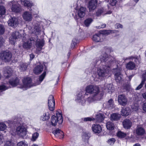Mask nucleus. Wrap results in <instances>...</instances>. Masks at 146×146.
Returning a JSON list of instances; mask_svg holds the SVG:
<instances>
[{"label": "nucleus", "instance_id": "18", "mask_svg": "<svg viewBox=\"0 0 146 146\" xmlns=\"http://www.w3.org/2000/svg\"><path fill=\"white\" fill-rule=\"evenodd\" d=\"M55 136L60 139H62L64 136L63 132L59 129L54 130L52 132Z\"/></svg>", "mask_w": 146, "mask_h": 146}, {"label": "nucleus", "instance_id": "22", "mask_svg": "<svg viewBox=\"0 0 146 146\" xmlns=\"http://www.w3.org/2000/svg\"><path fill=\"white\" fill-rule=\"evenodd\" d=\"M43 70V66L40 63H39L35 68L33 72L35 74H38L41 73Z\"/></svg>", "mask_w": 146, "mask_h": 146}, {"label": "nucleus", "instance_id": "48", "mask_svg": "<svg viewBox=\"0 0 146 146\" xmlns=\"http://www.w3.org/2000/svg\"><path fill=\"white\" fill-rule=\"evenodd\" d=\"M115 141V139L113 138L110 139L108 141V143L110 145L113 144Z\"/></svg>", "mask_w": 146, "mask_h": 146}, {"label": "nucleus", "instance_id": "29", "mask_svg": "<svg viewBox=\"0 0 146 146\" xmlns=\"http://www.w3.org/2000/svg\"><path fill=\"white\" fill-rule=\"evenodd\" d=\"M24 5L25 6H27L29 7L30 11H32V9H31L32 7H33L34 5L33 3L30 2L28 0H25L23 1Z\"/></svg>", "mask_w": 146, "mask_h": 146}, {"label": "nucleus", "instance_id": "11", "mask_svg": "<svg viewBox=\"0 0 146 146\" xmlns=\"http://www.w3.org/2000/svg\"><path fill=\"white\" fill-rule=\"evenodd\" d=\"M34 27H29V29L31 30V32L36 35H38L40 33V30L39 27V23L38 22H37L36 23H35V25H33Z\"/></svg>", "mask_w": 146, "mask_h": 146}, {"label": "nucleus", "instance_id": "23", "mask_svg": "<svg viewBox=\"0 0 146 146\" xmlns=\"http://www.w3.org/2000/svg\"><path fill=\"white\" fill-rule=\"evenodd\" d=\"M123 127L125 129H128L131 126L132 122L130 120L125 119L123 121Z\"/></svg>", "mask_w": 146, "mask_h": 146}, {"label": "nucleus", "instance_id": "17", "mask_svg": "<svg viewBox=\"0 0 146 146\" xmlns=\"http://www.w3.org/2000/svg\"><path fill=\"white\" fill-rule=\"evenodd\" d=\"M114 70L115 72V80L117 82H119L121 81L122 77L120 72L121 70L118 69H115Z\"/></svg>", "mask_w": 146, "mask_h": 146}, {"label": "nucleus", "instance_id": "55", "mask_svg": "<svg viewBox=\"0 0 146 146\" xmlns=\"http://www.w3.org/2000/svg\"><path fill=\"white\" fill-rule=\"evenodd\" d=\"M84 120L85 121H93L94 120V119L93 118H92L90 117H87L84 118Z\"/></svg>", "mask_w": 146, "mask_h": 146}, {"label": "nucleus", "instance_id": "1", "mask_svg": "<svg viewBox=\"0 0 146 146\" xmlns=\"http://www.w3.org/2000/svg\"><path fill=\"white\" fill-rule=\"evenodd\" d=\"M110 59L108 58V54L105 53L100 56V59L102 66L98 68L97 74L98 77H104L109 75L110 72V66L112 62Z\"/></svg>", "mask_w": 146, "mask_h": 146}, {"label": "nucleus", "instance_id": "27", "mask_svg": "<svg viewBox=\"0 0 146 146\" xmlns=\"http://www.w3.org/2000/svg\"><path fill=\"white\" fill-rule=\"evenodd\" d=\"M49 118V113L47 111H46L43 115L40 117V119L43 121H44L48 120Z\"/></svg>", "mask_w": 146, "mask_h": 146}, {"label": "nucleus", "instance_id": "39", "mask_svg": "<svg viewBox=\"0 0 146 146\" xmlns=\"http://www.w3.org/2000/svg\"><path fill=\"white\" fill-rule=\"evenodd\" d=\"M17 146H28L27 142L25 141H21L19 142L17 144Z\"/></svg>", "mask_w": 146, "mask_h": 146}, {"label": "nucleus", "instance_id": "9", "mask_svg": "<svg viewBox=\"0 0 146 146\" xmlns=\"http://www.w3.org/2000/svg\"><path fill=\"white\" fill-rule=\"evenodd\" d=\"M21 37L19 32L16 31L13 32L9 38L10 43L11 44H14L16 41L17 39Z\"/></svg>", "mask_w": 146, "mask_h": 146}, {"label": "nucleus", "instance_id": "24", "mask_svg": "<svg viewBox=\"0 0 146 146\" xmlns=\"http://www.w3.org/2000/svg\"><path fill=\"white\" fill-rule=\"evenodd\" d=\"M121 115L118 113H113L111 115L110 119L111 121H117L120 119Z\"/></svg>", "mask_w": 146, "mask_h": 146}, {"label": "nucleus", "instance_id": "4", "mask_svg": "<svg viewBox=\"0 0 146 146\" xmlns=\"http://www.w3.org/2000/svg\"><path fill=\"white\" fill-rule=\"evenodd\" d=\"M56 116L53 115L51 117V123L52 126H55L57 122L59 124H61L63 122V118L61 113L56 111Z\"/></svg>", "mask_w": 146, "mask_h": 146}, {"label": "nucleus", "instance_id": "36", "mask_svg": "<svg viewBox=\"0 0 146 146\" xmlns=\"http://www.w3.org/2000/svg\"><path fill=\"white\" fill-rule=\"evenodd\" d=\"M31 41L30 39L28 40L27 42H25L23 45V47L25 48H29L31 45Z\"/></svg>", "mask_w": 146, "mask_h": 146}, {"label": "nucleus", "instance_id": "14", "mask_svg": "<svg viewBox=\"0 0 146 146\" xmlns=\"http://www.w3.org/2000/svg\"><path fill=\"white\" fill-rule=\"evenodd\" d=\"M9 26L11 27H15L18 25V20L15 17H13L10 19L8 21Z\"/></svg>", "mask_w": 146, "mask_h": 146}, {"label": "nucleus", "instance_id": "56", "mask_svg": "<svg viewBox=\"0 0 146 146\" xmlns=\"http://www.w3.org/2000/svg\"><path fill=\"white\" fill-rule=\"evenodd\" d=\"M133 111H136L138 110L139 107L137 106H134L132 108Z\"/></svg>", "mask_w": 146, "mask_h": 146}, {"label": "nucleus", "instance_id": "2", "mask_svg": "<svg viewBox=\"0 0 146 146\" xmlns=\"http://www.w3.org/2000/svg\"><path fill=\"white\" fill-rule=\"evenodd\" d=\"M86 90L87 92L91 94L92 96H93V98L90 97L88 98L87 100L89 102L100 99L102 97L99 88L97 86L93 85L88 86L86 87Z\"/></svg>", "mask_w": 146, "mask_h": 146}, {"label": "nucleus", "instance_id": "57", "mask_svg": "<svg viewBox=\"0 0 146 146\" xmlns=\"http://www.w3.org/2000/svg\"><path fill=\"white\" fill-rule=\"evenodd\" d=\"M115 27L116 28L118 29L119 28H122L123 27L122 25L119 23H117L115 25Z\"/></svg>", "mask_w": 146, "mask_h": 146}, {"label": "nucleus", "instance_id": "25", "mask_svg": "<svg viewBox=\"0 0 146 146\" xmlns=\"http://www.w3.org/2000/svg\"><path fill=\"white\" fill-rule=\"evenodd\" d=\"M145 133L144 129L140 127H138L136 130V133L138 135L142 136Z\"/></svg>", "mask_w": 146, "mask_h": 146}, {"label": "nucleus", "instance_id": "32", "mask_svg": "<svg viewBox=\"0 0 146 146\" xmlns=\"http://www.w3.org/2000/svg\"><path fill=\"white\" fill-rule=\"evenodd\" d=\"M100 37L101 35L100 34L95 35H93L92 39L94 41L96 42H101L102 40L100 38Z\"/></svg>", "mask_w": 146, "mask_h": 146}, {"label": "nucleus", "instance_id": "44", "mask_svg": "<svg viewBox=\"0 0 146 146\" xmlns=\"http://www.w3.org/2000/svg\"><path fill=\"white\" fill-rule=\"evenodd\" d=\"M145 82L144 80H142L140 84L136 88L135 90H138L140 89L143 86Z\"/></svg>", "mask_w": 146, "mask_h": 146}, {"label": "nucleus", "instance_id": "59", "mask_svg": "<svg viewBox=\"0 0 146 146\" xmlns=\"http://www.w3.org/2000/svg\"><path fill=\"white\" fill-rule=\"evenodd\" d=\"M143 110L146 112V102L144 103L142 106Z\"/></svg>", "mask_w": 146, "mask_h": 146}, {"label": "nucleus", "instance_id": "63", "mask_svg": "<svg viewBox=\"0 0 146 146\" xmlns=\"http://www.w3.org/2000/svg\"><path fill=\"white\" fill-rule=\"evenodd\" d=\"M35 56L33 54L30 55V60H32L34 57Z\"/></svg>", "mask_w": 146, "mask_h": 146}, {"label": "nucleus", "instance_id": "30", "mask_svg": "<svg viewBox=\"0 0 146 146\" xmlns=\"http://www.w3.org/2000/svg\"><path fill=\"white\" fill-rule=\"evenodd\" d=\"M131 59L132 60H134L136 63L139 64L140 62V59L139 57L136 56H131L129 57L128 58L125 59Z\"/></svg>", "mask_w": 146, "mask_h": 146}, {"label": "nucleus", "instance_id": "8", "mask_svg": "<svg viewBox=\"0 0 146 146\" xmlns=\"http://www.w3.org/2000/svg\"><path fill=\"white\" fill-rule=\"evenodd\" d=\"M16 132L19 136L23 137L26 135V129L24 126L20 125L17 127Z\"/></svg>", "mask_w": 146, "mask_h": 146}, {"label": "nucleus", "instance_id": "60", "mask_svg": "<svg viewBox=\"0 0 146 146\" xmlns=\"http://www.w3.org/2000/svg\"><path fill=\"white\" fill-rule=\"evenodd\" d=\"M142 96L144 99L146 100V92L143 93Z\"/></svg>", "mask_w": 146, "mask_h": 146}, {"label": "nucleus", "instance_id": "62", "mask_svg": "<svg viewBox=\"0 0 146 146\" xmlns=\"http://www.w3.org/2000/svg\"><path fill=\"white\" fill-rule=\"evenodd\" d=\"M106 25L105 24H103L101 25V26L99 27V28H104L106 27Z\"/></svg>", "mask_w": 146, "mask_h": 146}, {"label": "nucleus", "instance_id": "43", "mask_svg": "<svg viewBox=\"0 0 146 146\" xmlns=\"http://www.w3.org/2000/svg\"><path fill=\"white\" fill-rule=\"evenodd\" d=\"M5 13V9L4 7L2 5H0V15H4Z\"/></svg>", "mask_w": 146, "mask_h": 146}, {"label": "nucleus", "instance_id": "53", "mask_svg": "<svg viewBox=\"0 0 146 146\" xmlns=\"http://www.w3.org/2000/svg\"><path fill=\"white\" fill-rule=\"evenodd\" d=\"M146 79V70L143 72L142 74V80H144L145 81Z\"/></svg>", "mask_w": 146, "mask_h": 146}, {"label": "nucleus", "instance_id": "19", "mask_svg": "<svg viewBox=\"0 0 146 146\" xmlns=\"http://www.w3.org/2000/svg\"><path fill=\"white\" fill-rule=\"evenodd\" d=\"M131 110L128 107L122 108L121 111V114L123 116H127L131 114Z\"/></svg>", "mask_w": 146, "mask_h": 146}, {"label": "nucleus", "instance_id": "61", "mask_svg": "<svg viewBox=\"0 0 146 146\" xmlns=\"http://www.w3.org/2000/svg\"><path fill=\"white\" fill-rule=\"evenodd\" d=\"M76 44V42H74L73 41H72V42L71 44V47H72L73 44H74V46H73V48H74V47L75 45Z\"/></svg>", "mask_w": 146, "mask_h": 146}, {"label": "nucleus", "instance_id": "45", "mask_svg": "<svg viewBox=\"0 0 146 146\" xmlns=\"http://www.w3.org/2000/svg\"><path fill=\"white\" fill-rule=\"evenodd\" d=\"M103 9L102 8H100L98 9L96 12V15L97 16H100L103 12Z\"/></svg>", "mask_w": 146, "mask_h": 146}, {"label": "nucleus", "instance_id": "64", "mask_svg": "<svg viewBox=\"0 0 146 146\" xmlns=\"http://www.w3.org/2000/svg\"><path fill=\"white\" fill-rule=\"evenodd\" d=\"M133 75H131L130 76H129L128 77L129 80V81H130L131 80V79L133 77Z\"/></svg>", "mask_w": 146, "mask_h": 146}, {"label": "nucleus", "instance_id": "47", "mask_svg": "<svg viewBox=\"0 0 146 146\" xmlns=\"http://www.w3.org/2000/svg\"><path fill=\"white\" fill-rule=\"evenodd\" d=\"M14 143L11 141H7L5 143V146H14Z\"/></svg>", "mask_w": 146, "mask_h": 146}, {"label": "nucleus", "instance_id": "20", "mask_svg": "<svg viewBox=\"0 0 146 146\" xmlns=\"http://www.w3.org/2000/svg\"><path fill=\"white\" fill-rule=\"evenodd\" d=\"M3 72L4 76L6 78H8L11 75L12 70L11 68L7 67L4 68Z\"/></svg>", "mask_w": 146, "mask_h": 146}, {"label": "nucleus", "instance_id": "42", "mask_svg": "<svg viewBox=\"0 0 146 146\" xmlns=\"http://www.w3.org/2000/svg\"><path fill=\"white\" fill-rule=\"evenodd\" d=\"M92 19L91 18L87 19L84 21V24L86 27H88L92 22Z\"/></svg>", "mask_w": 146, "mask_h": 146}, {"label": "nucleus", "instance_id": "10", "mask_svg": "<svg viewBox=\"0 0 146 146\" xmlns=\"http://www.w3.org/2000/svg\"><path fill=\"white\" fill-rule=\"evenodd\" d=\"M48 104L49 109L50 110L53 111L54 109L55 102L53 96L50 95L48 100Z\"/></svg>", "mask_w": 146, "mask_h": 146}, {"label": "nucleus", "instance_id": "7", "mask_svg": "<svg viewBox=\"0 0 146 146\" xmlns=\"http://www.w3.org/2000/svg\"><path fill=\"white\" fill-rule=\"evenodd\" d=\"M38 13V10H36V11H35L33 10V11L31 13L29 12L26 11L23 14V16L24 20L27 21H30L32 20L33 18L32 14H37Z\"/></svg>", "mask_w": 146, "mask_h": 146}, {"label": "nucleus", "instance_id": "15", "mask_svg": "<svg viewBox=\"0 0 146 146\" xmlns=\"http://www.w3.org/2000/svg\"><path fill=\"white\" fill-rule=\"evenodd\" d=\"M97 2L96 0H91L89 2L88 5V8L90 11H91L94 10L96 7Z\"/></svg>", "mask_w": 146, "mask_h": 146}, {"label": "nucleus", "instance_id": "35", "mask_svg": "<svg viewBox=\"0 0 146 146\" xmlns=\"http://www.w3.org/2000/svg\"><path fill=\"white\" fill-rule=\"evenodd\" d=\"M104 115L101 113H99L96 116V119L98 122H101L104 119Z\"/></svg>", "mask_w": 146, "mask_h": 146}, {"label": "nucleus", "instance_id": "46", "mask_svg": "<svg viewBox=\"0 0 146 146\" xmlns=\"http://www.w3.org/2000/svg\"><path fill=\"white\" fill-rule=\"evenodd\" d=\"M5 29L3 26L0 24V35L3 34L5 32Z\"/></svg>", "mask_w": 146, "mask_h": 146}, {"label": "nucleus", "instance_id": "40", "mask_svg": "<svg viewBox=\"0 0 146 146\" xmlns=\"http://www.w3.org/2000/svg\"><path fill=\"white\" fill-rule=\"evenodd\" d=\"M7 128V125L4 122H0V131H3L6 129Z\"/></svg>", "mask_w": 146, "mask_h": 146}, {"label": "nucleus", "instance_id": "54", "mask_svg": "<svg viewBox=\"0 0 146 146\" xmlns=\"http://www.w3.org/2000/svg\"><path fill=\"white\" fill-rule=\"evenodd\" d=\"M114 32L113 31L111 30H108L104 31V33L107 34H109L110 33H113Z\"/></svg>", "mask_w": 146, "mask_h": 146}, {"label": "nucleus", "instance_id": "5", "mask_svg": "<svg viewBox=\"0 0 146 146\" xmlns=\"http://www.w3.org/2000/svg\"><path fill=\"white\" fill-rule=\"evenodd\" d=\"M9 5L11 6V9L13 12L19 13L22 11L21 7L17 2L12 1L9 2Z\"/></svg>", "mask_w": 146, "mask_h": 146}, {"label": "nucleus", "instance_id": "33", "mask_svg": "<svg viewBox=\"0 0 146 146\" xmlns=\"http://www.w3.org/2000/svg\"><path fill=\"white\" fill-rule=\"evenodd\" d=\"M27 66L28 64L26 63H21L20 64L19 68L21 71H24L27 69Z\"/></svg>", "mask_w": 146, "mask_h": 146}, {"label": "nucleus", "instance_id": "58", "mask_svg": "<svg viewBox=\"0 0 146 146\" xmlns=\"http://www.w3.org/2000/svg\"><path fill=\"white\" fill-rule=\"evenodd\" d=\"M3 140V136L2 135H0V145L1 144Z\"/></svg>", "mask_w": 146, "mask_h": 146}, {"label": "nucleus", "instance_id": "28", "mask_svg": "<svg viewBox=\"0 0 146 146\" xmlns=\"http://www.w3.org/2000/svg\"><path fill=\"white\" fill-rule=\"evenodd\" d=\"M9 84L13 86L18 85L19 83V80L17 78L9 81Z\"/></svg>", "mask_w": 146, "mask_h": 146}, {"label": "nucleus", "instance_id": "21", "mask_svg": "<svg viewBox=\"0 0 146 146\" xmlns=\"http://www.w3.org/2000/svg\"><path fill=\"white\" fill-rule=\"evenodd\" d=\"M86 8L83 7H81L77 10V14L79 17L82 18L85 14Z\"/></svg>", "mask_w": 146, "mask_h": 146}, {"label": "nucleus", "instance_id": "16", "mask_svg": "<svg viewBox=\"0 0 146 146\" xmlns=\"http://www.w3.org/2000/svg\"><path fill=\"white\" fill-rule=\"evenodd\" d=\"M44 45V42L43 40H38L36 44V52L39 54L40 52V50Z\"/></svg>", "mask_w": 146, "mask_h": 146}, {"label": "nucleus", "instance_id": "52", "mask_svg": "<svg viewBox=\"0 0 146 146\" xmlns=\"http://www.w3.org/2000/svg\"><path fill=\"white\" fill-rule=\"evenodd\" d=\"M4 42V40L2 37H0V47L3 45Z\"/></svg>", "mask_w": 146, "mask_h": 146}, {"label": "nucleus", "instance_id": "26", "mask_svg": "<svg viewBox=\"0 0 146 146\" xmlns=\"http://www.w3.org/2000/svg\"><path fill=\"white\" fill-rule=\"evenodd\" d=\"M126 67L127 69L132 70L136 68V65L133 62L130 61L126 64Z\"/></svg>", "mask_w": 146, "mask_h": 146}, {"label": "nucleus", "instance_id": "13", "mask_svg": "<svg viewBox=\"0 0 146 146\" xmlns=\"http://www.w3.org/2000/svg\"><path fill=\"white\" fill-rule=\"evenodd\" d=\"M92 129L93 132L95 133H100L102 130V128L101 125L97 124L93 125Z\"/></svg>", "mask_w": 146, "mask_h": 146}, {"label": "nucleus", "instance_id": "6", "mask_svg": "<svg viewBox=\"0 0 146 146\" xmlns=\"http://www.w3.org/2000/svg\"><path fill=\"white\" fill-rule=\"evenodd\" d=\"M12 56L10 52L2 51L0 53V59L5 62H9L11 60Z\"/></svg>", "mask_w": 146, "mask_h": 146}, {"label": "nucleus", "instance_id": "41", "mask_svg": "<svg viewBox=\"0 0 146 146\" xmlns=\"http://www.w3.org/2000/svg\"><path fill=\"white\" fill-rule=\"evenodd\" d=\"M39 134L37 132L34 133L33 134L31 138V140L33 141H35L38 138Z\"/></svg>", "mask_w": 146, "mask_h": 146}, {"label": "nucleus", "instance_id": "34", "mask_svg": "<svg viewBox=\"0 0 146 146\" xmlns=\"http://www.w3.org/2000/svg\"><path fill=\"white\" fill-rule=\"evenodd\" d=\"M112 88V85L111 84H109L107 85L106 87L105 88V90L108 92H112L114 90Z\"/></svg>", "mask_w": 146, "mask_h": 146}, {"label": "nucleus", "instance_id": "12", "mask_svg": "<svg viewBox=\"0 0 146 146\" xmlns=\"http://www.w3.org/2000/svg\"><path fill=\"white\" fill-rule=\"evenodd\" d=\"M118 101L119 104L124 106L127 104V99L125 95H120L118 97Z\"/></svg>", "mask_w": 146, "mask_h": 146}, {"label": "nucleus", "instance_id": "38", "mask_svg": "<svg viewBox=\"0 0 146 146\" xmlns=\"http://www.w3.org/2000/svg\"><path fill=\"white\" fill-rule=\"evenodd\" d=\"M117 136L120 138H123L125 137L127 134L126 133L121 131H118L117 133Z\"/></svg>", "mask_w": 146, "mask_h": 146}, {"label": "nucleus", "instance_id": "49", "mask_svg": "<svg viewBox=\"0 0 146 146\" xmlns=\"http://www.w3.org/2000/svg\"><path fill=\"white\" fill-rule=\"evenodd\" d=\"M89 135H90L89 134L85 133L82 135V137L83 139H87L89 138Z\"/></svg>", "mask_w": 146, "mask_h": 146}, {"label": "nucleus", "instance_id": "51", "mask_svg": "<svg viewBox=\"0 0 146 146\" xmlns=\"http://www.w3.org/2000/svg\"><path fill=\"white\" fill-rule=\"evenodd\" d=\"M8 88L4 85L0 86V91H2L7 89Z\"/></svg>", "mask_w": 146, "mask_h": 146}, {"label": "nucleus", "instance_id": "31", "mask_svg": "<svg viewBox=\"0 0 146 146\" xmlns=\"http://www.w3.org/2000/svg\"><path fill=\"white\" fill-rule=\"evenodd\" d=\"M106 127L107 129L109 130H113L114 127V124L111 121H109L107 123Z\"/></svg>", "mask_w": 146, "mask_h": 146}, {"label": "nucleus", "instance_id": "37", "mask_svg": "<svg viewBox=\"0 0 146 146\" xmlns=\"http://www.w3.org/2000/svg\"><path fill=\"white\" fill-rule=\"evenodd\" d=\"M114 106V104L113 100L112 99H110L107 103V107L111 108Z\"/></svg>", "mask_w": 146, "mask_h": 146}, {"label": "nucleus", "instance_id": "3", "mask_svg": "<svg viewBox=\"0 0 146 146\" xmlns=\"http://www.w3.org/2000/svg\"><path fill=\"white\" fill-rule=\"evenodd\" d=\"M45 75L46 72H44L39 77V80L37 83L34 84H32L31 79L30 78H24L22 80V84L19 85V87L25 90L32 86L39 84L44 79Z\"/></svg>", "mask_w": 146, "mask_h": 146}, {"label": "nucleus", "instance_id": "50", "mask_svg": "<svg viewBox=\"0 0 146 146\" xmlns=\"http://www.w3.org/2000/svg\"><path fill=\"white\" fill-rule=\"evenodd\" d=\"M117 1L116 0H110L109 2V3L112 6L115 5L117 3Z\"/></svg>", "mask_w": 146, "mask_h": 146}]
</instances>
